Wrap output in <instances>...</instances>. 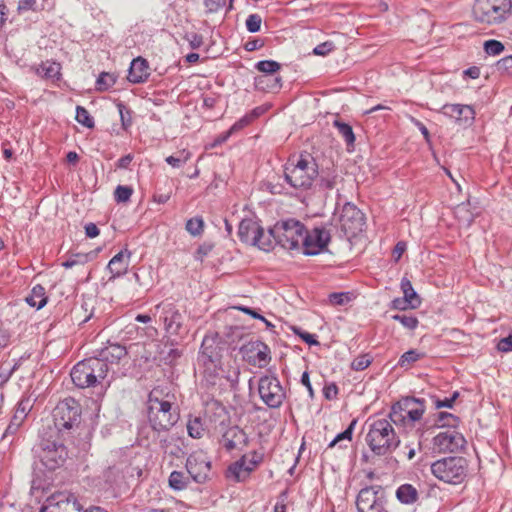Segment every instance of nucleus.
<instances>
[{"label": "nucleus", "instance_id": "nucleus-1", "mask_svg": "<svg viewBox=\"0 0 512 512\" xmlns=\"http://www.w3.org/2000/svg\"><path fill=\"white\" fill-rule=\"evenodd\" d=\"M209 340L204 339L198 355V364L203 368V377L209 385H216L221 378L226 379L231 387H234L239 380V368L229 366L226 370L221 365V356L218 348L208 345Z\"/></svg>", "mask_w": 512, "mask_h": 512}, {"label": "nucleus", "instance_id": "nucleus-2", "mask_svg": "<svg viewBox=\"0 0 512 512\" xmlns=\"http://www.w3.org/2000/svg\"><path fill=\"white\" fill-rule=\"evenodd\" d=\"M147 413L152 429L158 432L169 431L179 420L178 407L160 389L149 393Z\"/></svg>", "mask_w": 512, "mask_h": 512}, {"label": "nucleus", "instance_id": "nucleus-3", "mask_svg": "<svg viewBox=\"0 0 512 512\" xmlns=\"http://www.w3.org/2000/svg\"><path fill=\"white\" fill-rule=\"evenodd\" d=\"M365 440L370 450L377 456L391 454L400 445V438L396 434L390 418L374 419L369 424Z\"/></svg>", "mask_w": 512, "mask_h": 512}, {"label": "nucleus", "instance_id": "nucleus-4", "mask_svg": "<svg viewBox=\"0 0 512 512\" xmlns=\"http://www.w3.org/2000/svg\"><path fill=\"white\" fill-rule=\"evenodd\" d=\"M318 174V165L310 154L290 158L284 167L285 181L295 189L311 188Z\"/></svg>", "mask_w": 512, "mask_h": 512}, {"label": "nucleus", "instance_id": "nucleus-5", "mask_svg": "<svg viewBox=\"0 0 512 512\" xmlns=\"http://www.w3.org/2000/svg\"><path fill=\"white\" fill-rule=\"evenodd\" d=\"M108 371V364L97 357H92L78 362L72 368L70 376L75 386L83 389L103 385Z\"/></svg>", "mask_w": 512, "mask_h": 512}, {"label": "nucleus", "instance_id": "nucleus-6", "mask_svg": "<svg viewBox=\"0 0 512 512\" xmlns=\"http://www.w3.org/2000/svg\"><path fill=\"white\" fill-rule=\"evenodd\" d=\"M305 226L296 219H287L278 221L273 227L267 230V235L271 236L272 249L279 245L285 250H299Z\"/></svg>", "mask_w": 512, "mask_h": 512}, {"label": "nucleus", "instance_id": "nucleus-7", "mask_svg": "<svg viewBox=\"0 0 512 512\" xmlns=\"http://www.w3.org/2000/svg\"><path fill=\"white\" fill-rule=\"evenodd\" d=\"M473 18L485 25H500L512 14V0H475Z\"/></svg>", "mask_w": 512, "mask_h": 512}, {"label": "nucleus", "instance_id": "nucleus-8", "mask_svg": "<svg viewBox=\"0 0 512 512\" xmlns=\"http://www.w3.org/2000/svg\"><path fill=\"white\" fill-rule=\"evenodd\" d=\"M425 412L424 400L415 397H404L392 405L388 417L394 425L404 429H412Z\"/></svg>", "mask_w": 512, "mask_h": 512}, {"label": "nucleus", "instance_id": "nucleus-9", "mask_svg": "<svg viewBox=\"0 0 512 512\" xmlns=\"http://www.w3.org/2000/svg\"><path fill=\"white\" fill-rule=\"evenodd\" d=\"M431 472L440 481L461 484L467 477L468 461L461 456L445 457L432 463Z\"/></svg>", "mask_w": 512, "mask_h": 512}, {"label": "nucleus", "instance_id": "nucleus-10", "mask_svg": "<svg viewBox=\"0 0 512 512\" xmlns=\"http://www.w3.org/2000/svg\"><path fill=\"white\" fill-rule=\"evenodd\" d=\"M54 430L59 433L78 427L81 420V406L73 398L60 401L53 410Z\"/></svg>", "mask_w": 512, "mask_h": 512}, {"label": "nucleus", "instance_id": "nucleus-11", "mask_svg": "<svg viewBox=\"0 0 512 512\" xmlns=\"http://www.w3.org/2000/svg\"><path fill=\"white\" fill-rule=\"evenodd\" d=\"M57 434L51 431L49 437L43 436L38 446V456L49 470H54L62 465L68 456L65 445L56 439Z\"/></svg>", "mask_w": 512, "mask_h": 512}, {"label": "nucleus", "instance_id": "nucleus-12", "mask_svg": "<svg viewBox=\"0 0 512 512\" xmlns=\"http://www.w3.org/2000/svg\"><path fill=\"white\" fill-rule=\"evenodd\" d=\"M238 237L241 242L255 246L262 251L272 250L271 236L267 235V231L253 219H243L239 223Z\"/></svg>", "mask_w": 512, "mask_h": 512}, {"label": "nucleus", "instance_id": "nucleus-13", "mask_svg": "<svg viewBox=\"0 0 512 512\" xmlns=\"http://www.w3.org/2000/svg\"><path fill=\"white\" fill-rule=\"evenodd\" d=\"M258 393L261 400L271 409L279 408L286 398L284 388L275 375H265L259 379Z\"/></svg>", "mask_w": 512, "mask_h": 512}, {"label": "nucleus", "instance_id": "nucleus-14", "mask_svg": "<svg viewBox=\"0 0 512 512\" xmlns=\"http://www.w3.org/2000/svg\"><path fill=\"white\" fill-rule=\"evenodd\" d=\"M386 503L385 492L380 486L362 488L356 498L358 512H389Z\"/></svg>", "mask_w": 512, "mask_h": 512}, {"label": "nucleus", "instance_id": "nucleus-15", "mask_svg": "<svg viewBox=\"0 0 512 512\" xmlns=\"http://www.w3.org/2000/svg\"><path fill=\"white\" fill-rule=\"evenodd\" d=\"M154 317H159V320L163 322L164 329L167 333L178 335L183 326L184 317L176 304L165 300L160 302L154 307Z\"/></svg>", "mask_w": 512, "mask_h": 512}, {"label": "nucleus", "instance_id": "nucleus-16", "mask_svg": "<svg viewBox=\"0 0 512 512\" xmlns=\"http://www.w3.org/2000/svg\"><path fill=\"white\" fill-rule=\"evenodd\" d=\"M339 223L341 230L347 237H355L363 230L365 217L356 205L346 202L340 211Z\"/></svg>", "mask_w": 512, "mask_h": 512}, {"label": "nucleus", "instance_id": "nucleus-17", "mask_svg": "<svg viewBox=\"0 0 512 512\" xmlns=\"http://www.w3.org/2000/svg\"><path fill=\"white\" fill-rule=\"evenodd\" d=\"M330 239V232L323 226L314 227L310 231L305 228L301 242L303 253L309 256L321 253L328 246Z\"/></svg>", "mask_w": 512, "mask_h": 512}, {"label": "nucleus", "instance_id": "nucleus-18", "mask_svg": "<svg viewBox=\"0 0 512 512\" xmlns=\"http://www.w3.org/2000/svg\"><path fill=\"white\" fill-rule=\"evenodd\" d=\"M186 470L193 481L202 484L210 476L211 461L203 450L192 452L186 460Z\"/></svg>", "mask_w": 512, "mask_h": 512}, {"label": "nucleus", "instance_id": "nucleus-19", "mask_svg": "<svg viewBox=\"0 0 512 512\" xmlns=\"http://www.w3.org/2000/svg\"><path fill=\"white\" fill-rule=\"evenodd\" d=\"M466 444L465 438L459 432L448 429L439 432L433 439V450L438 453H454Z\"/></svg>", "mask_w": 512, "mask_h": 512}, {"label": "nucleus", "instance_id": "nucleus-20", "mask_svg": "<svg viewBox=\"0 0 512 512\" xmlns=\"http://www.w3.org/2000/svg\"><path fill=\"white\" fill-rule=\"evenodd\" d=\"M244 359L253 366L266 367L271 360L270 348L262 341H252L241 348Z\"/></svg>", "mask_w": 512, "mask_h": 512}, {"label": "nucleus", "instance_id": "nucleus-21", "mask_svg": "<svg viewBox=\"0 0 512 512\" xmlns=\"http://www.w3.org/2000/svg\"><path fill=\"white\" fill-rule=\"evenodd\" d=\"M159 446L164 454L180 458L185 455V439L176 433L159 438Z\"/></svg>", "mask_w": 512, "mask_h": 512}, {"label": "nucleus", "instance_id": "nucleus-22", "mask_svg": "<svg viewBox=\"0 0 512 512\" xmlns=\"http://www.w3.org/2000/svg\"><path fill=\"white\" fill-rule=\"evenodd\" d=\"M441 112L459 123H471L475 117V111L469 105L463 104H445Z\"/></svg>", "mask_w": 512, "mask_h": 512}, {"label": "nucleus", "instance_id": "nucleus-23", "mask_svg": "<svg viewBox=\"0 0 512 512\" xmlns=\"http://www.w3.org/2000/svg\"><path fill=\"white\" fill-rule=\"evenodd\" d=\"M34 401L35 400L31 399L30 396L22 397V399L17 404L16 411L6 429L5 435L14 434L18 430L26 418L28 412L32 409Z\"/></svg>", "mask_w": 512, "mask_h": 512}, {"label": "nucleus", "instance_id": "nucleus-24", "mask_svg": "<svg viewBox=\"0 0 512 512\" xmlns=\"http://www.w3.org/2000/svg\"><path fill=\"white\" fill-rule=\"evenodd\" d=\"M248 444L247 434L238 426L230 427L222 437V445L227 451L240 449Z\"/></svg>", "mask_w": 512, "mask_h": 512}, {"label": "nucleus", "instance_id": "nucleus-25", "mask_svg": "<svg viewBox=\"0 0 512 512\" xmlns=\"http://www.w3.org/2000/svg\"><path fill=\"white\" fill-rule=\"evenodd\" d=\"M150 76V67L146 59L137 57L132 60L128 72V80L134 84H140L147 81Z\"/></svg>", "mask_w": 512, "mask_h": 512}, {"label": "nucleus", "instance_id": "nucleus-26", "mask_svg": "<svg viewBox=\"0 0 512 512\" xmlns=\"http://www.w3.org/2000/svg\"><path fill=\"white\" fill-rule=\"evenodd\" d=\"M131 252L128 249H123L109 261L107 268L112 274V278L124 275L130 264Z\"/></svg>", "mask_w": 512, "mask_h": 512}, {"label": "nucleus", "instance_id": "nucleus-27", "mask_svg": "<svg viewBox=\"0 0 512 512\" xmlns=\"http://www.w3.org/2000/svg\"><path fill=\"white\" fill-rule=\"evenodd\" d=\"M250 473L251 468H249L246 459H244L242 456L239 460L228 467L226 471V477L230 480L241 482L245 481L250 476Z\"/></svg>", "mask_w": 512, "mask_h": 512}, {"label": "nucleus", "instance_id": "nucleus-28", "mask_svg": "<svg viewBox=\"0 0 512 512\" xmlns=\"http://www.w3.org/2000/svg\"><path fill=\"white\" fill-rule=\"evenodd\" d=\"M126 355H127L126 347H124L118 343H114V344H109L105 348L101 349V351L99 352L98 358L103 360L106 364H108V362L117 363L122 358L126 357Z\"/></svg>", "mask_w": 512, "mask_h": 512}, {"label": "nucleus", "instance_id": "nucleus-29", "mask_svg": "<svg viewBox=\"0 0 512 512\" xmlns=\"http://www.w3.org/2000/svg\"><path fill=\"white\" fill-rule=\"evenodd\" d=\"M268 109H269V106H266V105H261V106L255 107L249 113L245 114L243 117H241L238 121H236L232 125V131L242 130L246 126L250 125L257 118L262 116L264 113H266L268 111Z\"/></svg>", "mask_w": 512, "mask_h": 512}, {"label": "nucleus", "instance_id": "nucleus-30", "mask_svg": "<svg viewBox=\"0 0 512 512\" xmlns=\"http://www.w3.org/2000/svg\"><path fill=\"white\" fill-rule=\"evenodd\" d=\"M25 300L29 306L40 310L47 304L48 301L45 288L40 284L35 285Z\"/></svg>", "mask_w": 512, "mask_h": 512}, {"label": "nucleus", "instance_id": "nucleus-31", "mask_svg": "<svg viewBox=\"0 0 512 512\" xmlns=\"http://www.w3.org/2000/svg\"><path fill=\"white\" fill-rule=\"evenodd\" d=\"M396 496L401 503L412 504L417 500L418 492L412 485L403 484L397 489Z\"/></svg>", "mask_w": 512, "mask_h": 512}, {"label": "nucleus", "instance_id": "nucleus-32", "mask_svg": "<svg viewBox=\"0 0 512 512\" xmlns=\"http://www.w3.org/2000/svg\"><path fill=\"white\" fill-rule=\"evenodd\" d=\"M400 287L404 294V298H408V300L411 304V308L412 309L417 308L420 305L421 301H420L418 294L414 290L410 280H408L405 277L402 278Z\"/></svg>", "mask_w": 512, "mask_h": 512}, {"label": "nucleus", "instance_id": "nucleus-33", "mask_svg": "<svg viewBox=\"0 0 512 512\" xmlns=\"http://www.w3.org/2000/svg\"><path fill=\"white\" fill-rule=\"evenodd\" d=\"M333 125L338 130V133L345 140L348 148L353 147L354 142H355V135H354L352 127L348 123L342 122L339 119H336L333 122Z\"/></svg>", "mask_w": 512, "mask_h": 512}, {"label": "nucleus", "instance_id": "nucleus-34", "mask_svg": "<svg viewBox=\"0 0 512 512\" xmlns=\"http://www.w3.org/2000/svg\"><path fill=\"white\" fill-rule=\"evenodd\" d=\"M169 486L176 491H181L187 488L189 484V477H187L182 471L171 472L169 479Z\"/></svg>", "mask_w": 512, "mask_h": 512}, {"label": "nucleus", "instance_id": "nucleus-35", "mask_svg": "<svg viewBox=\"0 0 512 512\" xmlns=\"http://www.w3.org/2000/svg\"><path fill=\"white\" fill-rule=\"evenodd\" d=\"M37 73L42 77L53 79L60 74V66L56 62H44L37 68Z\"/></svg>", "mask_w": 512, "mask_h": 512}, {"label": "nucleus", "instance_id": "nucleus-36", "mask_svg": "<svg viewBox=\"0 0 512 512\" xmlns=\"http://www.w3.org/2000/svg\"><path fill=\"white\" fill-rule=\"evenodd\" d=\"M424 354L418 352L416 349H410L401 355L398 366L408 369L413 363L417 362L423 357Z\"/></svg>", "mask_w": 512, "mask_h": 512}, {"label": "nucleus", "instance_id": "nucleus-37", "mask_svg": "<svg viewBox=\"0 0 512 512\" xmlns=\"http://www.w3.org/2000/svg\"><path fill=\"white\" fill-rule=\"evenodd\" d=\"M187 431L190 437L194 439L201 438L205 431L201 418L194 417L193 419H189L187 423Z\"/></svg>", "mask_w": 512, "mask_h": 512}, {"label": "nucleus", "instance_id": "nucleus-38", "mask_svg": "<svg viewBox=\"0 0 512 512\" xmlns=\"http://www.w3.org/2000/svg\"><path fill=\"white\" fill-rule=\"evenodd\" d=\"M255 67L266 75H274L281 68V65L274 60H262L257 62Z\"/></svg>", "mask_w": 512, "mask_h": 512}, {"label": "nucleus", "instance_id": "nucleus-39", "mask_svg": "<svg viewBox=\"0 0 512 512\" xmlns=\"http://www.w3.org/2000/svg\"><path fill=\"white\" fill-rule=\"evenodd\" d=\"M76 121L81 125L91 129L94 127L95 123L88 110L83 106L76 107Z\"/></svg>", "mask_w": 512, "mask_h": 512}, {"label": "nucleus", "instance_id": "nucleus-40", "mask_svg": "<svg viewBox=\"0 0 512 512\" xmlns=\"http://www.w3.org/2000/svg\"><path fill=\"white\" fill-rule=\"evenodd\" d=\"M89 259L90 257L87 253L72 254L62 263V266L68 269L76 265H84L89 261Z\"/></svg>", "mask_w": 512, "mask_h": 512}, {"label": "nucleus", "instance_id": "nucleus-41", "mask_svg": "<svg viewBox=\"0 0 512 512\" xmlns=\"http://www.w3.org/2000/svg\"><path fill=\"white\" fill-rule=\"evenodd\" d=\"M116 106L120 115L122 127L124 130H127L132 124V111L123 102H118Z\"/></svg>", "mask_w": 512, "mask_h": 512}, {"label": "nucleus", "instance_id": "nucleus-42", "mask_svg": "<svg viewBox=\"0 0 512 512\" xmlns=\"http://www.w3.org/2000/svg\"><path fill=\"white\" fill-rule=\"evenodd\" d=\"M116 82V78L114 75L102 72L99 77L97 78L96 85L97 90L99 91H105L108 90L110 87H112Z\"/></svg>", "mask_w": 512, "mask_h": 512}, {"label": "nucleus", "instance_id": "nucleus-43", "mask_svg": "<svg viewBox=\"0 0 512 512\" xmlns=\"http://www.w3.org/2000/svg\"><path fill=\"white\" fill-rule=\"evenodd\" d=\"M204 228V221L202 217H194L189 219L186 222V230L192 235V236H198L201 235Z\"/></svg>", "mask_w": 512, "mask_h": 512}, {"label": "nucleus", "instance_id": "nucleus-44", "mask_svg": "<svg viewBox=\"0 0 512 512\" xmlns=\"http://www.w3.org/2000/svg\"><path fill=\"white\" fill-rule=\"evenodd\" d=\"M356 420H352L349 426L341 433H339L328 445V448H333L337 443L344 440L351 441L353 430L356 425Z\"/></svg>", "mask_w": 512, "mask_h": 512}, {"label": "nucleus", "instance_id": "nucleus-45", "mask_svg": "<svg viewBox=\"0 0 512 512\" xmlns=\"http://www.w3.org/2000/svg\"><path fill=\"white\" fill-rule=\"evenodd\" d=\"M438 422L441 427L456 428L459 425V418L448 412H440L438 414Z\"/></svg>", "mask_w": 512, "mask_h": 512}, {"label": "nucleus", "instance_id": "nucleus-46", "mask_svg": "<svg viewBox=\"0 0 512 512\" xmlns=\"http://www.w3.org/2000/svg\"><path fill=\"white\" fill-rule=\"evenodd\" d=\"M190 156H191L190 152L183 150V151L179 152L178 155H176V156H174V155L168 156L166 158V162L174 168H179L190 159Z\"/></svg>", "mask_w": 512, "mask_h": 512}, {"label": "nucleus", "instance_id": "nucleus-47", "mask_svg": "<svg viewBox=\"0 0 512 512\" xmlns=\"http://www.w3.org/2000/svg\"><path fill=\"white\" fill-rule=\"evenodd\" d=\"M392 319L400 322L405 328L409 330L416 329L419 323L416 317L406 314H395L392 316Z\"/></svg>", "mask_w": 512, "mask_h": 512}, {"label": "nucleus", "instance_id": "nucleus-48", "mask_svg": "<svg viewBox=\"0 0 512 512\" xmlns=\"http://www.w3.org/2000/svg\"><path fill=\"white\" fill-rule=\"evenodd\" d=\"M133 189L129 186L118 185L114 191V197L117 203H125L129 201Z\"/></svg>", "mask_w": 512, "mask_h": 512}, {"label": "nucleus", "instance_id": "nucleus-49", "mask_svg": "<svg viewBox=\"0 0 512 512\" xmlns=\"http://www.w3.org/2000/svg\"><path fill=\"white\" fill-rule=\"evenodd\" d=\"M484 50L488 55L496 56L503 52L504 45L498 40H487L484 43Z\"/></svg>", "mask_w": 512, "mask_h": 512}, {"label": "nucleus", "instance_id": "nucleus-50", "mask_svg": "<svg viewBox=\"0 0 512 512\" xmlns=\"http://www.w3.org/2000/svg\"><path fill=\"white\" fill-rule=\"evenodd\" d=\"M262 18L258 14H250L246 19V28L251 33H256L260 30Z\"/></svg>", "mask_w": 512, "mask_h": 512}, {"label": "nucleus", "instance_id": "nucleus-51", "mask_svg": "<svg viewBox=\"0 0 512 512\" xmlns=\"http://www.w3.org/2000/svg\"><path fill=\"white\" fill-rule=\"evenodd\" d=\"M371 361L372 360L369 355H360L352 361L351 368L355 371H362L371 364Z\"/></svg>", "mask_w": 512, "mask_h": 512}, {"label": "nucleus", "instance_id": "nucleus-52", "mask_svg": "<svg viewBox=\"0 0 512 512\" xmlns=\"http://www.w3.org/2000/svg\"><path fill=\"white\" fill-rule=\"evenodd\" d=\"M236 309H238L239 311H242L244 312L245 314L247 315H250L252 318L254 319H258V321H262L265 323V325L268 327V328H271V327H274L273 324L268 321L264 316H262L261 314H259L256 310L250 308V307H246V306H237L235 307Z\"/></svg>", "mask_w": 512, "mask_h": 512}, {"label": "nucleus", "instance_id": "nucleus-53", "mask_svg": "<svg viewBox=\"0 0 512 512\" xmlns=\"http://www.w3.org/2000/svg\"><path fill=\"white\" fill-rule=\"evenodd\" d=\"M243 458L246 459V462L248 463L252 472L262 462L263 454L257 451H253L250 454L243 455Z\"/></svg>", "mask_w": 512, "mask_h": 512}, {"label": "nucleus", "instance_id": "nucleus-54", "mask_svg": "<svg viewBox=\"0 0 512 512\" xmlns=\"http://www.w3.org/2000/svg\"><path fill=\"white\" fill-rule=\"evenodd\" d=\"M458 397H459V392L455 391V392H453V394L450 397H447V398H445L443 400L436 398L434 400V405H435V407L437 409H440V408H452L454 402L456 401V399Z\"/></svg>", "mask_w": 512, "mask_h": 512}, {"label": "nucleus", "instance_id": "nucleus-55", "mask_svg": "<svg viewBox=\"0 0 512 512\" xmlns=\"http://www.w3.org/2000/svg\"><path fill=\"white\" fill-rule=\"evenodd\" d=\"M497 70L512 77V55L497 62Z\"/></svg>", "mask_w": 512, "mask_h": 512}, {"label": "nucleus", "instance_id": "nucleus-56", "mask_svg": "<svg viewBox=\"0 0 512 512\" xmlns=\"http://www.w3.org/2000/svg\"><path fill=\"white\" fill-rule=\"evenodd\" d=\"M334 49H335L334 43L332 41H326V42H323V43L317 45L313 49V54L318 55V56H326Z\"/></svg>", "mask_w": 512, "mask_h": 512}, {"label": "nucleus", "instance_id": "nucleus-57", "mask_svg": "<svg viewBox=\"0 0 512 512\" xmlns=\"http://www.w3.org/2000/svg\"><path fill=\"white\" fill-rule=\"evenodd\" d=\"M329 300L334 305H344L349 302V293H332L329 295Z\"/></svg>", "mask_w": 512, "mask_h": 512}, {"label": "nucleus", "instance_id": "nucleus-58", "mask_svg": "<svg viewBox=\"0 0 512 512\" xmlns=\"http://www.w3.org/2000/svg\"><path fill=\"white\" fill-rule=\"evenodd\" d=\"M323 395L327 400L335 399L338 395V387L335 383L326 384L323 388Z\"/></svg>", "mask_w": 512, "mask_h": 512}, {"label": "nucleus", "instance_id": "nucleus-59", "mask_svg": "<svg viewBox=\"0 0 512 512\" xmlns=\"http://www.w3.org/2000/svg\"><path fill=\"white\" fill-rule=\"evenodd\" d=\"M391 306L393 309H397V310H406L408 308H411V304L408 300V298H395L392 303H391Z\"/></svg>", "mask_w": 512, "mask_h": 512}, {"label": "nucleus", "instance_id": "nucleus-60", "mask_svg": "<svg viewBox=\"0 0 512 512\" xmlns=\"http://www.w3.org/2000/svg\"><path fill=\"white\" fill-rule=\"evenodd\" d=\"M497 348L501 352H510L512 351V335L502 338L498 344Z\"/></svg>", "mask_w": 512, "mask_h": 512}, {"label": "nucleus", "instance_id": "nucleus-61", "mask_svg": "<svg viewBox=\"0 0 512 512\" xmlns=\"http://www.w3.org/2000/svg\"><path fill=\"white\" fill-rule=\"evenodd\" d=\"M191 48L197 49L203 44V36L197 33H191L187 36Z\"/></svg>", "mask_w": 512, "mask_h": 512}, {"label": "nucleus", "instance_id": "nucleus-62", "mask_svg": "<svg viewBox=\"0 0 512 512\" xmlns=\"http://www.w3.org/2000/svg\"><path fill=\"white\" fill-rule=\"evenodd\" d=\"M264 42L261 39H252L245 43L244 48L246 51H255L263 47Z\"/></svg>", "mask_w": 512, "mask_h": 512}, {"label": "nucleus", "instance_id": "nucleus-63", "mask_svg": "<svg viewBox=\"0 0 512 512\" xmlns=\"http://www.w3.org/2000/svg\"><path fill=\"white\" fill-rule=\"evenodd\" d=\"M100 230L94 223H88L85 225V234L89 238H95L99 235Z\"/></svg>", "mask_w": 512, "mask_h": 512}, {"label": "nucleus", "instance_id": "nucleus-64", "mask_svg": "<svg viewBox=\"0 0 512 512\" xmlns=\"http://www.w3.org/2000/svg\"><path fill=\"white\" fill-rule=\"evenodd\" d=\"M204 5L209 12H216L223 3L221 0H204Z\"/></svg>", "mask_w": 512, "mask_h": 512}]
</instances>
